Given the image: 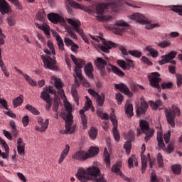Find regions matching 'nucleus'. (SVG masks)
<instances>
[{"instance_id": "nucleus-11", "label": "nucleus", "mask_w": 182, "mask_h": 182, "mask_svg": "<svg viewBox=\"0 0 182 182\" xmlns=\"http://www.w3.org/2000/svg\"><path fill=\"white\" fill-rule=\"evenodd\" d=\"M94 65L96 66L97 69L100 70L101 76H106L105 68L107 66V61L100 57H98L95 60Z\"/></svg>"}, {"instance_id": "nucleus-41", "label": "nucleus", "mask_w": 182, "mask_h": 182, "mask_svg": "<svg viewBox=\"0 0 182 182\" xmlns=\"http://www.w3.org/2000/svg\"><path fill=\"white\" fill-rule=\"evenodd\" d=\"M67 31L73 39H77V36L75 34V26H73V28L70 26L67 27Z\"/></svg>"}, {"instance_id": "nucleus-59", "label": "nucleus", "mask_w": 182, "mask_h": 182, "mask_svg": "<svg viewBox=\"0 0 182 182\" xmlns=\"http://www.w3.org/2000/svg\"><path fill=\"white\" fill-rule=\"evenodd\" d=\"M7 22L9 25V26H14L15 25V17L10 16L7 18Z\"/></svg>"}, {"instance_id": "nucleus-21", "label": "nucleus", "mask_w": 182, "mask_h": 182, "mask_svg": "<svg viewBox=\"0 0 182 182\" xmlns=\"http://www.w3.org/2000/svg\"><path fill=\"white\" fill-rule=\"evenodd\" d=\"M147 109H149V104H147L144 100H141V106L136 107L137 116H141V114H144V113L147 112Z\"/></svg>"}, {"instance_id": "nucleus-1", "label": "nucleus", "mask_w": 182, "mask_h": 182, "mask_svg": "<svg viewBox=\"0 0 182 182\" xmlns=\"http://www.w3.org/2000/svg\"><path fill=\"white\" fill-rule=\"evenodd\" d=\"M99 176H100V169L96 166L90 167L87 170L80 168L77 172V178L81 182H87L90 178L95 180L96 182H106L103 176L99 177Z\"/></svg>"}, {"instance_id": "nucleus-51", "label": "nucleus", "mask_w": 182, "mask_h": 182, "mask_svg": "<svg viewBox=\"0 0 182 182\" xmlns=\"http://www.w3.org/2000/svg\"><path fill=\"white\" fill-rule=\"evenodd\" d=\"M58 42V46L60 50H65V43H63V40L62 38L56 40Z\"/></svg>"}, {"instance_id": "nucleus-48", "label": "nucleus", "mask_w": 182, "mask_h": 182, "mask_svg": "<svg viewBox=\"0 0 182 182\" xmlns=\"http://www.w3.org/2000/svg\"><path fill=\"white\" fill-rule=\"evenodd\" d=\"M41 124V133H43L45 132H46V130L48 129V127L49 126V119H46L45 121V122H43L42 124Z\"/></svg>"}, {"instance_id": "nucleus-63", "label": "nucleus", "mask_w": 182, "mask_h": 182, "mask_svg": "<svg viewBox=\"0 0 182 182\" xmlns=\"http://www.w3.org/2000/svg\"><path fill=\"white\" fill-rule=\"evenodd\" d=\"M176 79H177V86H178V87H180L182 85V75H177Z\"/></svg>"}, {"instance_id": "nucleus-23", "label": "nucleus", "mask_w": 182, "mask_h": 182, "mask_svg": "<svg viewBox=\"0 0 182 182\" xmlns=\"http://www.w3.org/2000/svg\"><path fill=\"white\" fill-rule=\"evenodd\" d=\"M25 146L26 144L23 143V140L22 139V138H18L17 141V151L20 156H22V154H25Z\"/></svg>"}, {"instance_id": "nucleus-16", "label": "nucleus", "mask_w": 182, "mask_h": 182, "mask_svg": "<svg viewBox=\"0 0 182 182\" xmlns=\"http://www.w3.org/2000/svg\"><path fill=\"white\" fill-rule=\"evenodd\" d=\"M129 18L138 23H141V25H146L150 22L149 18H146L144 15L140 14L139 13H134L130 16Z\"/></svg>"}, {"instance_id": "nucleus-34", "label": "nucleus", "mask_w": 182, "mask_h": 182, "mask_svg": "<svg viewBox=\"0 0 182 182\" xmlns=\"http://www.w3.org/2000/svg\"><path fill=\"white\" fill-rule=\"evenodd\" d=\"M109 66L112 68V70L113 73H114L115 75H117L118 76H120L121 77L124 76V73H123V71H122L117 67H116L112 64H109Z\"/></svg>"}, {"instance_id": "nucleus-64", "label": "nucleus", "mask_w": 182, "mask_h": 182, "mask_svg": "<svg viewBox=\"0 0 182 182\" xmlns=\"http://www.w3.org/2000/svg\"><path fill=\"white\" fill-rule=\"evenodd\" d=\"M151 182H159V179H157V175H156V173L152 172L151 173Z\"/></svg>"}, {"instance_id": "nucleus-50", "label": "nucleus", "mask_w": 182, "mask_h": 182, "mask_svg": "<svg viewBox=\"0 0 182 182\" xmlns=\"http://www.w3.org/2000/svg\"><path fill=\"white\" fill-rule=\"evenodd\" d=\"M0 144H2V146L5 149L6 154L9 153V146H8V144L5 141V140L2 139V138L0 137Z\"/></svg>"}, {"instance_id": "nucleus-61", "label": "nucleus", "mask_w": 182, "mask_h": 182, "mask_svg": "<svg viewBox=\"0 0 182 182\" xmlns=\"http://www.w3.org/2000/svg\"><path fill=\"white\" fill-rule=\"evenodd\" d=\"M3 134L9 140H12V134L11 132L6 131V130H3Z\"/></svg>"}, {"instance_id": "nucleus-4", "label": "nucleus", "mask_w": 182, "mask_h": 182, "mask_svg": "<svg viewBox=\"0 0 182 182\" xmlns=\"http://www.w3.org/2000/svg\"><path fill=\"white\" fill-rule=\"evenodd\" d=\"M101 39L103 45L100 46L99 48L105 53H110V49H112V48H119L122 55H129V52H127V49H126L124 46L120 44H117L116 43H113L112 41L105 40L102 38Z\"/></svg>"}, {"instance_id": "nucleus-15", "label": "nucleus", "mask_w": 182, "mask_h": 182, "mask_svg": "<svg viewBox=\"0 0 182 182\" xmlns=\"http://www.w3.org/2000/svg\"><path fill=\"white\" fill-rule=\"evenodd\" d=\"M109 119L113 124V136L114 137L115 141H119L120 140V134H119V131H117V119H116V116H114V113H112L109 116Z\"/></svg>"}, {"instance_id": "nucleus-24", "label": "nucleus", "mask_w": 182, "mask_h": 182, "mask_svg": "<svg viewBox=\"0 0 182 182\" xmlns=\"http://www.w3.org/2000/svg\"><path fill=\"white\" fill-rule=\"evenodd\" d=\"M85 75L90 77V79H93V64L92 63H88L84 68Z\"/></svg>"}, {"instance_id": "nucleus-39", "label": "nucleus", "mask_w": 182, "mask_h": 182, "mask_svg": "<svg viewBox=\"0 0 182 182\" xmlns=\"http://www.w3.org/2000/svg\"><path fill=\"white\" fill-rule=\"evenodd\" d=\"M26 109L28 110V112H31V113H33V114H35L36 116H38L40 114V112L36 108L34 107H32L31 105H26Z\"/></svg>"}, {"instance_id": "nucleus-12", "label": "nucleus", "mask_w": 182, "mask_h": 182, "mask_svg": "<svg viewBox=\"0 0 182 182\" xmlns=\"http://www.w3.org/2000/svg\"><path fill=\"white\" fill-rule=\"evenodd\" d=\"M176 55H177V52L171 51L168 54L162 55L161 56L162 60H159L158 63H159L160 65H166V63H170V60H171V63L172 65H176V62L173 59H174V58H176Z\"/></svg>"}, {"instance_id": "nucleus-13", "label": "nucleus", "mask_w": 182, "mask_h": 182, "mask_svg": "<svg viewBox=\"0 0 182 182\" xmlns=\"http://www.w3.org/2000/svg\"><path fill=\"white\" fill-rule=\"evenodd\" d=\"M41 59L44 63V68L46 69H50L51 70H55V69H56V66H55L56 60H55V59L49 55H41Z\"/></svg>"}, {"instance_id": "nucleus-22", "label": "nucleus", "mask_w": 182, "mask_h": 182, "mask_svg": "<svg viewBox=\"0 0 182 182\" xmlns=\"http://www.w3.org/2000/svg\"><path fill=\"white\" fill-rule=\"evenodd\" d=\"M127 62H129V63H126V61L123 60H117V65H119V66H120V68H122V69H123L124 70H126L127 69H130V68H132V62H133V60H129V59H126Z\"/></svg>"}, {"instance_id": "nucleus-8", "label": "nucleus", "mask_w": 182, "mask_h": 182, "mask_svg": "<svg viewBox=\"0 0 182 182\" xmlns=\"http://www.w3.org/2000/svg\"><path fill=\"white\" fill-rule=\"evenodd\" d=\"M140 129L144 134H145L144 140L146 143L149 142V140L153 136H154V129L150 128V125H149V122L146 120H141L139 122Z\"/></svg>"}, {"instance_id": "nucleus-17", "label": "nucleus", "mask_w": 182, "mask_h": 182, "mask_svg": "<svg viewBox=\"0 0 182 182\" xmlns=\"http://www.w3.org/2000/svg\"><path fill=\"white\" fill-rule=\"evenodd\" d=\"M48 19L51 21L52 23L56 25V23H65V18L62 16L56 13H50L48 14Z\"/></svg>"}, {"instance_id": "nucleus-5", "label": "nucleus", "mask_w": 182, "mask_h": 182, "mask_svg": "<svg viewBox=\"0 0 182 182\" xmlns=\"http://www.w3.org/2000/svg\"><path fill=\"white\" fill-rule=\"evenodd\" d=\"M65 110L68 113L66 119H64V120H65V131L67 133L72 134L75 133V126H73V115H72V106H66Z\"/></svg>"}, {"instance_id": "nucleus-43", "label": "nucleus", "mask_w": 182, "mask_h": 182, "mask_svg": "<svg viewBox=\"0 0 182 182\" xmlns=\"http://www.w3.org/2000/svg\"><path fill=\"white\" fill-rule=\"evenodd\" d=\"M124 149H125L127 154H130L132 150V141H127L124 144Z\"/></svg>"}, {"instance_id": "nucleus-49", "label": "nucleus", "mask_w": 182, "mask_h": 182, "mask_svg": "<svg viewBox=\"0 0 182 182\" xmlns=\"http://www.w3.org/2000/svg\"><path fill=\"white\" fill-rule=\"evenodd\" d=\"M66 4H69L72 8H79V4L75 2L73 0H65Z\"/></svg>"}, {"instance_id": "nucleus-32", "label": "nucleus", "mask_w": 182, "mask_h": 182, "mask_svg": "<svg viewBox=\"0 0 182 182\" xmlns=\"http://www.w3.org/2000/svg\"><path fill=\"white\" fill-rule=\"evenodd\" d=\"M104 161L106 164L107 168H110L111 162H110V155H109V152H107V149H105V159Z\"/></svg>"}, {"instance_id": "nucleus-62", "label": "nucleus", "mask_w": 182, "mask_h": 182, "mask_svg": "<svg viewBox=\"0 0 182 182\" xmlns=\"http://www.w3.org/2000/svg\"><path fill=\"white\" fill-rule=\"evenodd\" d=\"M64 42L66 45V46H70L73 44H74L75 43L73 42V41H72L70 38H64Z\"/></svg>"}, {"instance_id": "nucleus-52", "label": "nucleus", "mask_w": 182, "mask_h": 182, "mask_svg": "<svg viewBox=\"0 0 182 182\" xmlns=\"http://www.w3.org/2000/svg\"><path fill=\"white\" fill-rule=\"evenodd\" d=\"M115 99L118 102V105H120L122 103H123V95L120 92L116 94Z\"/></svg>"}, {"instance_id": "nucleus-10", "label": "nucleus", "mask_w": 182, "mask_h": 182, "mask_svg": "<svg viewBox=\"0 0 182 182\" xmlns=\"http://www.w3.org/2000/svg\"><path fill=\"white\" fill-rule=\"evenodd\" d=\"M148 79L149 80V83L152 87H155L160 90V82H161V78H160V73L158 72L151 73Z\"/></svg>"}, {"instance_id": "nucleus-18", "label": "nucleus", "mask_w": 182, "mask_h": 182, "mask_svg": "<svg viewBox=\"0 0 182 182\" xmlns=\"http://www.w3.org/2000/svg\"><path fill=\"white\" fill-rule=\"evenodd\" d=\"M114 86L115 89L119 90V92H122V93H124V95L128 96V97H133V93L130 92L129 87H127V85H126L124 83L114 84Z\"/></svg>"}, {"instance_id": "nucleus-56", "label": "nucleus", "mask_w": 182, "mask_h": 182, "mask_svg": "<svg viewBox=\"0 0 182 182\" xmlns=\"http://www.w3.org/2000/svg\"><path fill=\"white\" fill-rule=\"evenodd\" d=\"M171 136V132L170 131H168L167 134H164V139L165 140L166 144H168V143H170Z\"/></svg>"}, {"instance_id": "nucleus-30", "label": "nucleus", "mask_w": 182, "mask_h": 182, "mask_svg": "<svg viewBox=\"0 0 182 182\" xmlns=\"http://www.w3.org/2000/svg\"><path fill=\"white\" fill-rule=\"evenodd\" d=\"M145 50L146 52H149V53H150L151 56H152V58H157V56H159V51H157V50L151 48V46H148L146 47Z\"/></svg>"}, {"instance_id": "nucleus-27", "label": "nucleus", "mask_w": 182, "mask_h": 182, "mask_svg": "<svg viewBox=\"0 0 182 182\" xmlns=\"http://www.w3.org/2000/svg\"><path fill=\"white\" fill-rule=\"evenodd\" d=\"M125 109V114H127V117H133L134 114L133 113V105L129 102H127L124 107Z\"/></svg>"}, {"instance_id": "nucleus-33", "label": "nucleus", "mask_w": 182, "mask_h": 182, "mask_svg": "<svg viewBox=\"0 0 182 182\" xmlns=\"http://www.w3.org/2000/svg\"><path fill=\"white\" fill-rule=\"evenodd\" d=\"M71 95L74 99V102L76 103V105L79 106V94H77V90H76L75 87H73L71 89Z\"/></svg>"}, {"instance_id": "nucleus-29", "label": "nucleus", "mask_w": 182, "mask_h": 182, "mask_svg": "<svg viewBox=\"0 0 182 182\" xmlns=\"http://www.w3.org/2000/svg\"><path fill=\"white\" fill-rule=\"evenodd\" d=\"M54 85L60 95H63V93H65L63 92V87L62 86V81H60V79L56 78L54 81Z\"/></svg>"}, {"instance_id": "nucleus-20", "label": "nucleus", "mask_w": 182, "mask_h": 182, "mask_svg": "<svg viewBox=\"0 0 182 182\" xmlns=\"http://www.w3.org/2000/svg\"><path fill=\"white\" fill-rule=\"evenodd\" d=\"M0 12L2 15L12 12V9H11V6H9L8 2H6V0H0Z\"/></svg>"}, {"instance_id": "nucleus-40", "label": "nucleus", "mask_w": 182, "mask_h": 182, "mask_svg": "<svg viewBox=\"0 0 182 182\" xmlns=\"http://www.w3.org/2000/svg\"><path fill=\"white\" fill-rule=\"evenodd\" d=\"M157 46H159V48H168V46H171V41L170 40H165L164 41H161L159 43H157Z\"/></svg>"}, {"instance_id": "nucleus-58", "label": "nucleus", "mask_w": 182, "mask_h": 182, "mask_svg": "<svg viewBox=\"0 0 182 182\" xmlns=\"http://www.w3.org/2000/svg\"><path fill=\"white\" fill-rule=\"evenodd\" d=\"M36 19H38V21H41V22H43V21L45 19V16L43 15V12L39 11L37 14Z\"/></svg>"}, {"instance_id": "nucleus-6", "label": "nucleus", "mask_w": 182, "mask_h": 182, "mask_svg": "<svg viewBox=\"0 0 182 182\" xmlns=\"http://www.w3.org/2000/svg\"><path fill=\"white\" fill-rule=\"evenodd\" d=\"M180 114H181V112L178 107H175L173 109H165L167 122L171 127H176V116L180 117Z\"/></svg>"}, {"instance_id": "nucleus-14", "label": "nucleus", "mask_w": 182, "mask_h": 182, "mask_svg": "<svg viewBox=\"0 0 182 182\" xmlns=\"http://www.w3.org/2000/svg\"><path fill=\"white\" fill-rule=\"evenodd\" d=\"M128 26L129 23L123 20L116 21L113 32L116 35H122L125 31L124 28H127Z\"/></svg>"}, {"instance_id": "nucleus-38", "label": "nucleus", "mask_w": 182, "mask_h": 182, "mask_svg": "<svg viewBox=\"0 0 182 182\" xmlns=\"http://www.w3.org/2000/svg\"><path fill=\"white\" fill-rule=\"evenodd\" d=\"M89 136L92 140H95L97 137V129L95 127H91L90 130L88 132Z\"/></svg>"}, {"instance_id": "nucleus-42", "label": "nucleus", "mask_w": 182, "mask_h": 182, "mask_svg": "<svg viewBox=\"0 0 182 182\" xmlns=\"http://www.w3.org/2000/svg\"><path fill=\"white\" fill-rule=\"evenodd\" d=\"M171 170L174 174H180L181 173V166L178 164H176L171 166Z\"/></svg>"}, {"instance_id": "nucleus-53", "label": "nucleus", "mask_w": 182, "mask_h": 182, "mask_svg": "<svg viewBox=\"0 0 182 182\" xmlns=\"http://www.w3.org/2000/svg\"><path fill=\"white\" fill-rule=\"evenodd\" d=\"M141 60V62H143L146 65H148L149 66H151L153 65V63L150 61V59L146 56H142Z\"/></svg>"}, {"instance_id": "nucleus-9", "label": "nucleus", "mask_w": 182, "mask_h": 182, "mask_svg": "<svg viewBox=\"0 0 182 182\" xmlns=\"http://www.w3.org/2000/svg\"><path fill=\"white\" fill-rule=\"evenodd\" d=\"M67 22L72 26H74L75 32H77V33H79L80 36H81L85 43H89V38L85 36L83 29L80 28V26L82 25L80 21L75 18H67Z\"/></svg>"}, {"instance_id": "nucleus-57", "label": "nucleus", "mask_w": 182, "mask_h": 182, "mask_svg": "<svg viewBox=\"0 0 182 182\" xmlns=\"http://www.w3.org/2000/svg\"><path fill=\"white\" fill-rule=\"evenodd\" d=\"M22 123L24 127H26L29 124V116L26 115L23 117Z\"/></svg>"}, {"instance_id": "nucleus-25", "label": "nucleus", "mask_w": 182, "mask_h": 182, "mask_svg": "<svg viewBox=\"0 0 182 182\" xmlns=\"http://www.w3.org/2000/svg\"><path fill=\"white\" fill-rule=\"evenodd\" d=\"M70 151V146H69V144L65 145V148L61 152V155L58 160V164H62V163H63V160L66 159V156H68V154H69Z\"/></svg>"}, {"instance_id": "nucleus-3", "label": "nucleus", "mask_w": 182, "mask_h": 182, "mask_svg": "<svg viewBox=\"0 0 182 182\" xmlns=\"http://www.w3.org/2000/svg\"><path fill=\"white\" fill-rule=\"evenodd\" d=\"M99 154V148L91 146L88 150V152L85 151H77L73 155V159L74 160H79V161H85L87 159L90 157H95L96 154Z\"/></svg>"}, {"instance_id": "nucleus-45", "label": "nucleus", "mask_w": 182, "mask_h": 182, "mask_svg": "<svg viewBox=\"0 0 182 182\" xmlns=\"http://www.w3.org/2000/svg\"><path fill=\"white\" fill-rule=\"evenodd\" d=\"M87 102H85V106L82 110L85 111L89 110L92 107V100L87 96L85 97Z\"/></svg>"}, {"instance_id": "nucleus-60", "label": "nucleus", "mask_w": 182, "mask_h": 182, "mask_svg": "<svg viewBox=\"0 0 182 182\" xmlns=\"http://www.w3.org/2000/svg\"><path fill=\"white\" fill-rule=\"evenodd\" d=\"M43 31L46 36L50 35V27L49 26H45L44 28H43Z\"/></svg>"}, {"instance_id": "nucleus-47", "label": "nucleus", "mask_w": 182, "mask_h": 182, "mask_svg": "<svg viewBox=\"0 0 182 182\" xmlns=\"http://www.w3.org/2000/svg\"><path fill=\"white\" fill-rule=\"evenodd\" d=\"M157 161H158L159 167L160 168L164 167L163 155H161V154L160 153H159L157 155Z\"/></svg>"}, {"instance_id": "nucleus-26", "label": "nucleus", "mask_w": 182, "mask_h": 182, "mask_svg": "<svg viewBox=\"0 0 182 182\" xmlns=\"http://www.w3.org/2000/svg\"><path fill=\"white\" fill-rule=\"evenodd\" d=\"M120 168H122V161H119L112 167V172L119 176H123V173L120 171Z\"/></svg>"}, {"instance_id": "nucleus-2", "label": "nucleus", "mask_w": 182, "mask_h": 182, "mask_svg": "<svg viewBox=\"0 0 182 182\" xmlns=\"http://www.w3.org/2000/svg\"><path fill=\"white\" fill-rule=\"evenodd\" d=\"M107 9H112L114 12L120 11V3L119 1H112L110 3H98L96 6V18L98 21L102 22L105 21V16H103V12Z\"/></svg>"}, {"instance_id": "nucleus-31", "label": "nucleus", "mask_w": 182, "mask_h": 182, "mask_svg": "<svg viewBox=\"0 0 182 182\" xmlns=\"http://www.w3.org/2000/svg\"><path fill=\"white\" fill-rule=\"evenodd\" d=\"M141 173H144L146 168L147 167V158L143 153L141 154Z\"/></svg>"}, {"instance_id": "nucleus-7", "label": "nucleus", "mask_w": 182, "mask_h": 182, "mask_svg": "<svg viewBox=\"0 0 182 182\" xmlns=\"http://www.w3.org/2000/svg\"><path fill=\"white\" fill-rule=\"evenodd\" d=\"M70 58L75 65V72L77 77H78L80 80H83L84 77L83 75H82V68L86 65V61H85L83 59L76 58L73 54L70 55Z\"/></svg>"}, {"instance_id": "nucleus-54", "label": "nucleus", "mask_w": 182, "mask_h": 182, "mask_svg": "<svg viewBox=\"0 0 182 182\" xmlns=\"http://www.w3.org/2000/svg\"><path fill=\"white\" fill-rule=\"evenodd\" d=\"M161 87L162 89H171L173 87V82H163Z\"/></svg>"}, {"instance_id": "nucleus-28", "label": "nucleus", "mask_w": 182, "mask_h": 182, "mask_svg": "<svg viewBox=\"0 0 182 182\" xmlns=\"http://www.w3.org/2000/svg\"><path fill=\"white\" fill-rule=\"evenodd\" d=\"M96 103L98 106L102 107L105 105V100H106V95L105 94L97 95L95 97Z\"/></svg>"}, {"instance_id": "nucleus-44", "label": "nucleus", "mask_w": 182, "mask_h": 182, "mask_svg": "<svg viewBox=\"0 0 182 182\" xmlns=\"http://www.w3.org/2000/svg\"><path fill=\"white\" fill-rule=\"evenodd\" d=\"M128 53L129 55H132V56H134V58H141V52L139 51L138 50H129Z\"/></svg>"}, {"instance_id": "nucleus-55", "label": "nucleus", "mask_w": 182, "mask_h": 182, "mask_svg": "<svg viewBox=\"0 0 182 182\" xmlns=\"http://www.w3.org/2000/svg\"><path fill=\"white\" fill-rule=\"evenodd\" d=\"M48 48L51 50L52 55H56V51H55V47L53 46V43L50 42V41H48L47 43Z\"/></svg>"}, {"instance_id": "nucleus-37", "label": "nucleus", "mask_w": 182, "mask_h": 182, "mask_svg": "<svg viewBox=\"0 0 182 182\" xmlns=\"http://www.w3.org/2000/svg\"><path fill=\"white\" fill-rule=\"evenodd\" d=\"M14 107L21 106L23 103V96L20 95L13 100Z\"/></svg>"}, {"instance_id": "nucleus-19", "label": "nucleus", "mask_w": 182, "mask_h": 182, "mask_svg": "<svg viewBox=\"0 0 182 182\" xmlns=\"http://www.w3.org/2000/svg\"><path fill=\"white\" fill-rule=\"evenodd\" d=\"M41 97L46 102V110L48 112L50 110L52 107V99H50V95L47 91H43L41 94Z\"/></svg>"}, {"instance_id": "nucleus-36", "label": "nucleus", "mask_w": 182, "mask_h": 182, "mask_svg": "<svg viewBox=\"0 0 182 182\" xmlns=\"http://www.w3.org/2000/svg\"><path fill=\"white\" fill-rule=\"evenodd\" d=\"M171 11H172L173 12H176V14H178V15H180V16H182V6L180 5H173V6H171Z\"/></svg>"}, {"instance_id": "nucleus-46", "label": "nucleus", "mask_w": 182, "mask_h": 182, "mask_svg": "<svg viewBox=\"0 0 182 182\" xmlns=\"http://www.w3.org/2000/svg\"><path fill=\"white\" fill-rule=\"evenodd\" d=\"M133 161H134L135 166H137V164H138L137 159H136L135 156H132L128 160V164H129V168H132V167H133V166H134Z\"/></svg>"}, {"instance_id": "nucleus-35", "label": "nucleus", "mask_w": 182, "mask_h": 182, "mask_svg": "<svg viewBox=\"0 0 182 182\" xmlns=\"http://www.w3.org/2000/svg\"><path fill=\"white\" fill-rule=\"evenodd\" d=\"M85 109L80 110V115L81 117V120L84 127V129L85 127H87V119H86V115L85 114Z\"/></svg>"}]
</instances>
